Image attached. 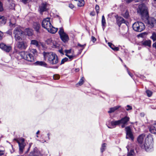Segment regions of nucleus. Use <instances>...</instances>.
I'll use <instances>...</instances> for the list:
<instances>
[{"label": "nucleus", "instance_id": "f257e3e1", "mask_svg": "<svg viewBox=\"0 0 156 156\" xmlns=\"http://www.w3.org/2000/svg\"><path fill=\"white\" fill-rule=\"evenodd\" d=\"M145 134H142L140 135L137 138L138 143L143 149L147 151L148 149L152 147L153 137L151 135L149 134L146 138Z\"/></svg>", "mask_w": 156, "mask_h": 156}, {"label": "nucleus", "instance_id": "f03ea898", "mask_svg": "<svg viewBox=\"0 0 156 156\" xmlns=\"http://www.w3.org/2000/svg\"><path fill=\"white\" fill-rule=\"evenodd\" d=\"M43 55L44 60H47L50 64L54 65L58 63V58L55 53L52 52H44Z\"/></svg>", "mask_w": 156, "mask_h": 156}, {"label": "nucleus", "instance_id": "7ed1b4c3", "mask_svg": "<svg viewBox=\"0 0 156 156\" xmlns=\"http://www.w3.org/2000/svg\"><path fill=\"white\" fill-rule=\"evenodd\" d=\"M43 27L46 29L51 33L55 34L57 31V28L54 27L51 25L50 21V18L47 17L43 19L42 23Z\"/></svg>", "mask_w": 156, "mask_h": 156}, {"label": "nucleus", "instance_id": "20e7f679", "mask_svg": "<svg viewBox=\"0 0 156 156\" xmlns=\"http://www.w3.org/2000/svg\"><path fill=\"white\" fill-rule=\"evenodd\" d=\"M138 13L140 14L142 16H147L148 14L147 8L144 4L140 5L137 9Z\"/></svg>", "mask_w": 156, "mask_h": 156}, {"label": "nucleus", "instance_id": "39448f33", "mask_svg": "<svg viewBox=\"0 0 156 156\" xmlns=\"http://www.w3.org/2000/svg\"><path fill=\"white\" fill-rule=\"evenodd\" d=\"M133 28L135 31L141 32L145 29V26L143 23L137 22L133 24Z\"/></svg>", "mask_w": 156, "mask_h": 156}, {"label": "nucleus", "instance_id": "423d86ee", "mask_svg": "<svg viewBox=\"0 0 156 156\" xmlns=\"http://www.w3.org/2000/svg\"><path fill=\"white\" fill-rule=\"evenodd\" d=\"M20 55L22 58L28 61L33 62L34 60V57L32 55L28 52H21Z\"/></svg>", "mask_w": 156, "mask_h": 156}, {"label": "nucleus", "instance_id": "0eeeda50", "mask_svg": "<svg viewBox=\"0 0 156 156\" xmlns=\"http://www.w3.org/2000/svg\"><path fill=\"white\" fill-rule=\"evenodd\" d=\"M23 33L24 32L21 30L20 27H16L13 32L15 40L16 41L20 40Z\"/></svg>", "mask_w": 156, "mask_h": 156}, {"label": "nucleus", "instance_id": "6e6552de", "mask_svg": "<svg viewBox=\"0 0 156 156\" xmlns=\"http://www.w3.org/2000/svg\"><path fill=\"white\" fill-rule=\"evenodd\" d=\"M58 33L60 36L61 39L64 42H66L68 41L69 40V36L64 32L63 28L61 27L60 28Z\"/></svg>", "mask_w": 156, "mask_h": 156}, {"label": "nucleus", "instance_id": "1a4fd4ad", "mask_svg": "<svg viewBox=\"0 0 156 156\" xmlns=\"http://www.w3.org/2000/svg\"><path fill=\"white\" fill-rule=\"evenodd\" d=\"M15 140L18 144L19 147V151L20 153H22L23 152V150L25 146V144L24 143V139L23 138H21L18 140L16 139H15Z\"/></svg>", "mask_w": 156, "mask_h": 156}, {"label": "nucleus", "instance_id": "9d476101", "mask_svg": "<svg viewBox=\"0 0 156 156\" xmlns=\"http://www.w3.org/2000/svg\"><path fill=\"white\" fill-rule=\"evenodd\" d=\"M146 23L149 27L151 28L156 25V20L153 17H149L147 19Z\"/></svg>", "mask_w": 156, "mask_h": 156}, {"label": "nucleus", "instance_id": "9b49d317", "mask_svg": "<svg viewBox=\"0 0 156 156\" xmlns=\"http://www.w3.org/2000/svg\"><path fill=\"white\" fill-rule=\"evenodd\" d=\"M125 130L126 132V138H130L132 140H133L134 137L130 127L129 126L126 127L125 128Z\"/></svg>", "mask_w": 156, "mask_h": 156}, {"label": "nucleus", "instance_id": "f8f14e48", "mask_svg": "<svg viewBox=\"0 0 156 156\" xmlns=\"http://www.w3.org/2000/svg\"><path fill=\"white\" fill-rule=\"evenodd\" d=\"M0 48L6 52H9L11 49L10 46L7 45L4 43L0 44Z\"/></svg>", "mask_w": 156, "mask_h": 156}, {"label": "nucleus", "instance_id": "ddd939ff", "mask_svg": "<svg viewBox=\"0 0 156 156\" xmlns=\"http://www.w3.org/2000/svg\"><path fill=\"white\" fill-rule=\"evenodd\" d=\"M17 47L21 49H25L27 45L26 43L23 42H18L17 44Z\"/></svg>", "mask_w": 156, "mask_h": 156}, {"label": "nucleus", "instance_id": "4468645a", "mask_svg": "<svg viewBox=\"0 0 156 156\" xmlns=\"http://www.w3.org/2000/svg\"><path fill=\"white\" fill-rule=\"evenodd\" d=\"M47 9V4L46 2L43 3L39 6L40 12L41 13L42 12L46 11Z\"/></svg>", "mask_w": 156, "mask_h": 156}, {"label": "nucleus", "instance_id": "2eb2a0df", "mask_svg": "<svg viewBox=\"0 0 156 156\" xmlns=\"http://www.w3.org/2000/svg\"><path fill=\"white\" fill-rule=\"evenodd\" d=\"M116 21L117 24L119 26H120L121 23L125 22V20L123 18L121 17H118L116 18Z\"/></svg>", "mask_w": 156, "mask_h": 156}, {"label": "nucleus", "instance_id": "dca6fc26", "mask_svg": "<svg viewBox=\"0 0 156 156\" xmlns=\"http://www.w3.org/2000/svg\"><path fill=\"white\" fill-rule=\"evenodd\" d=\"M6 22V18L4 16L0 15V26L5 25Z\"/></svg>", "mask_w": 156, "mask_h": 156}, {"label": "nucleus", "instance_id": "f3484780", "mask_svg": "<svg viewBox=\"0 0 156 156\" xmlns=\"http://www.w3.org/2000/svg\"><path fill=\"white\" fill-rule=\"evenodd\" d=\"M25 34L29 36H31L33 34V30L29 28H26L24 30Z\"/></svg>", "mask_w": 156, "mask_h": 156}, {"label": "nucleus", "instance_id": "a211bd4d", "mask_svg": "<svg viewBox=\"0 0 156 156\" xmlns=\"http://www.w3.org/2000/svg\"><path fill=\"white\" fill-rule=\"evenodd\" d=\"M129 120V118L127 116H125L120 120V123L123 124H126Z\"/></svg>", "mask_w": 156, "mask_h": 156}, {"label": "nucleus", "instance_id": "6ab92c4d", "mask_svg": "<svg viewBox=\"0 0 156 156\" xmlns=\"http://www.w3.org/2000/svg\"><path fill=\"white\" fill-rule=\"evenodd\" d=\"M120 123V120L112 121L111 122V124L112 126L111 127H108L109 128H115L116 125H118Z\"/></svg>", "mask_w": 156, "mask_h": 156}, {"label": "nucleus", "instance_id": "aec40b11", "mask_svg": "<svg viewBox=\"0 0 156 156\" xmlns=\"http://www.w3.org/2000/svg\"><path fill=\"white\" fill-rule=\"evenodd\" d=\"M150 132L154 134H156V124L151 126L149 128Z\"/></svg>", "mask_w": 156, "mask_h": 156}, {"label": "nucleus", "instance_id": "412c9836", "mask_svg": "<svg viewBox=\"0 0 156 156\" xmlns=\"http://www.w3.org/2000/svg\"><path fill=\"white\" fill-rule=\"evenodd\" d=\"M33 27L37 32H39L40 27V25L38 23H34L33 24Z\"/></svg>", "mask_w": 156, "mask_h": 156}, {"label": "nucleus", "instance_id": "4be33fe9", "mask_svg": "<svg viewBox=\"0 0 156 156\" xmlns=\"http://www.w3.org/2000/svg\"><path fill=\"white\" fill-rule=\"evenodd\" d=\"M151 41L150 40H146L142 42V44L145 46L150 47L151 46Z\"/></svg>", "mask_w": 156, "mask_h": 156}, {"label": "nucleus", "instance_id": "5701e85b", "mask_svg": "<svg viewBox=\"0 0 156 156\" xmlns=\"http://www.w3.org/2000/svg\"><path fill=\"white\" fill-rule=\"evenodd\" d=\"M108 46L113 50L118 51L119 50V48L115 47L112 44L108 42Z\"/></svg>", "mask_w": 156, "mask_h": 156}, {"label": "nucleus", "instance_id": "b1692460", "mask_svg": "<svg viewBox=\"0 0 156 156\" xmlns=\"http://www.w3.org/2000/svg\"><path fill=\"white\" fill-rule=\"evenodd\" d=\"M120 106H117L113 108H110L109 110L108 111V113H111L114 112L115 110L119 109L120 107Z\"/></svg>", "mask_w": 156, "mask_h": 156}, {"label": "nucleus", "instance_id": "393cba45", "mask_svg": "<svg viewBox=\"0 0 156 156\" xmlns=\"http://www.w3.org/2000/svg\"><path fill=\"white\" fill-rule=\"evenodd\" d=\"M35 64L36 65L44 67H46L47 66V64L44 62L43 61H37L35 62Z\"/></svg>", "mask_w": 156, "mask_h": 156}, {"label": "nucleus", "instance_id": "a878e982", "mask_svg": "<svg viewBox=\"0 0 156 156\" xmlns=\"http://www.w3.org/2000/svg\"><path fill=\"white\" fill-rule=\"evenodd\" d=\"M101 24L103 30H104L105 27L106 26V23L105 17L104 15L102 17Z\"/></svg>", "mask_w": 156, "mask_h": 156}, {"label": "nucleus", "instance_id": "bb28decb", "mask_svg": "<svg viewBox=\"0 0 156 156\" xmlns=\"http://www.w3.org/2000/svg\"><path fill=\"white\" fill-rule=\"evenodd\" d=\"M29 156H41V155L39 152L34 151V152H30Z\"/></svg>", "mask_w": 156, "mask_h": 156}, {"label": "nucleus", "instance_id": "cd10ccee", "mask_svg": "<svg viewBox=\"0 0 156 156\" xmlns=\"http://www.w3.org/2000/svg\"><path fill=\"white\" fill-rule=\"evenodd\" d=\"M30 44L35 45L37 47H39V46L38 42L35 40H33L31 41Z\"/></svg>", "mask_w": 156, "mask_h": 156}, {"label": "nucleus", "instance_id": "c85d7f7f", "mask_svg": "<svg viewBox=\"0 0 156 156\" xmlns=\"http://www.w3.org/2000/svg\"><path fill=\"white\" fill-rule=\"evenodd\" d=\"M122 15L125 18H127L129 16V12L127 10H124L122 12Z\"/></svg>", "mask_w": 156, "mask_h": 156}, {"label": "nucleus", "instance_id": "c756f323", "mask_svg": "<svg viewBox=\"0 0 156 156\" xmlns=\"http://www.w3.org/2000/svg\"><path fill=\"white\" fill-rule=\"evenodd\" d=\"M77 4L78 6L82 7L84 4V1L83 0H81L80 2H77Z\"/></svg>", "mask_w": 156, "mask_h": 156}, {"label": "nucleus", "instance_id": "7c9ffc66", "mask_svg": "<svg viewBox=\"0 0 156 156\" xmlns=\"http://www.w3.org/2000/svg\"><path fill=\"white\" fill-rule=\"evenodd\" d=\"M106 143H103L101 145V153L105 151L106 148Z\"/></svg>", "mask_w": 156, "mask_h": 156}, {"label": "nucleus", "instance_id": "2f4dec72", "mask_svg": "<svg viewBox=\"0 0 156 156\" xmlns=\"http://www.w3.org/2000/svg\"><path fill=\"white\" fill-rule=\"evenodd\" d=\"M151 38L154 41H156V32H153Z\"/></svg>", "mask_w": 156, "mask_h": 156}, {"label": "nucleus", "instance_id": "473e14b6", "mask_svg": "<svg viewBox=\"0 0 156 156\" xmlns=\"http://www.w3.org/2000/svg\"><path fill=\"white\" fill-rule=\"evenodd\" d=\"M84 79V77H82L77 84L79 85L80 86H81L82 85L83 83Z\"/></svg>", "mask_w": 156, "mask_h": 156}, {"label": "nucleus", "instance_id": "72a5a7b5", "mask_svg": "<svg viewBox=\"0 0 156 156\" xmlns=\"http://www.w3.org/2000/svg\"><path fill=\"white\" fill-rule=\"evenodd\" d=\"M86 45V44H84L82 45L80 44L79 43H78L77 44V46L78 47H79L80 48H81L80 50L81 51L83 50L85 46Z\"/></svg>", "mask_w": 156, "mask_h": 156}, {"label": "nucleus", "instance_id": "f704fd0d", "mask_svg": "<svg viewBox=\"0 0 156 156\" xmlns=\"http://www.w3.org/2000/svg\"><path fill=\"white\" fill-rule=\"evenodd\" d=\"M52 47L53 48H56L57 46V44L56 42L52 40L51 42V45Z\"/></svg>", "mask_w": 156, "mask_h": 156}, {"label": "nucleus", "instance_id": "c9c22d12", "mask_svg": "<svg viewBox=\"0 0 156 156\" xmlns=\"http://www.w3.org/2000/svg\"><path fill=\"white\" fill-rule=\"evenodd\" d=\"M146 92L148 97H150L152 95V92L150 90H146Z\"/></svg>", "mask_w": 156, "mask_h": 156}, {"label": "nucleus", "instance_id": "e433bc0d", "mask_svg": "<svg viewBox=\"0 0 156 156\" xmlns=\"http://www.w3.org/2000/svg\"><path fill=\"white\" fill-rule=\"evenodd\" d=\"M134 154L133 150H131L128 154V156H133Z\"/></svg>", "mask_w": 156, "mask_h": 156}, {"label": "nucleus", "instance_id": "4c0bfd02", "mask_svg": "<svg viewBox=\"0 0 156 156\" xmlns=\"http://www.w3.org/2000/svg\"><path fill=\"white\" fill-rule=\"evenodd\" d=\"M52 41L51 38L48 39L46 41V43L47 44L51 45Z\"/></svg>", "mask_w": 156, "mask_h": 156}, {"label": "nucleus", "instance_id": "58836bf2", "mask_svg": "<svg viewBox=\"0 0 156 156\" xmlns=\"http://www.w3.org/2000/svg\"><path fill=\"white\" fill-rule=\"evenodd\" d=\"M31 53L34 54V55H37V52L36 49H33L30 51Z\"/></svg>", "mask_w": 156, "mask_h": 156}, {"label": "nucleus", "instance_id": "ea45409f", "mask_svg": "<svg viewBox=\"0 0 156 156\" xmlns=\"http://www.w3.org/2000/svg\"><path fill=\"white\" fill-rule=\"evenodd\" d=\"M68 60V58L66 57L62 59L61 60L60 65H62L64 64L65 63V62H66Z\"/></svg>", "mask_w": 156, "mask_h": 156}, {"label": "nucleus", "instance_id": "a19ab883", "mask_svg": "<svg viewBox=\"0 0 156 156\" xmlns=\"http://www.w3.org/2000/svg\"><path fill=\"white\" fill-rule=\"evenodd\" d=\"M54 80H58L60 78L59 76L58 75H55L53 76Z\"/></svg>", "mask_w": 156, "mask_h": 156}, {"label": "nucleus", "instance_id": "79ce46f5", "mask_svg": "<svg viewBox=\"0 0 156 156\" xmlns=\"http://www.w3.org/2000/svg\"><path fill=\"white\" fill-rule=\"evenodd\" d=\"M95 9L96 10L97 13L98 14L99 12V6L97 5H96Z\"/></svg>", "mask_w": 156, "mask_h": 156}, {"label": "nucleus", "instance_id": "37998d69", "mask_svg": "<svg viewBox=\"0 0 156 156\" xmlns=\"http://www.w3.org/2000/svg\"><path fill=\"white\" fill-rule=\"evenodd\" d=\"M65 52L66 53V55H68L69 54H70V53H71V50L69 49V50H65Z\"/></svg>", "mask_w": 156, "mask_h": 156}, {"label": "nucleus", "instance_id": "c03bdc74", "mask_svg": "<svg viewBox=\"0 0 156 156\" xmlns=\"http://www.w3.org/2000/svg\"><path fill=\"white\" fill-rule=\"evenodd\" d=\"M126 107L127 108H126V110L127 111H129V110H131L132 108V106L129 105H127Z\"/></svg>", "mask_w": 156, "mask_h": 156}, {"label": "nucleus", "instance_id": "a18cd8bd", "mask_svg": "<svg viewBox=\"0 0 156 156\" xmlns=\"http://www.w3.org/2000/svg\"><path fill=\"white\" fill-rule=\"evenodd\" d=\"M66 55L70 59H73V58L74 56V55Z\"/></svg>", "mask_w": 156, "mask_h": 156}, {"label": "nucleus", "instance_id": "49530a36", "mask_svg": "<svg viewBox=\"0 0 156 156\" xmlns=\"http://www.w3.org/2000/svg\"><path fill=\"white\" fill-rule=\"evenodd\" d=\"M96 39L95 38V37L94 36H92L91 37V41H92L93 42H94L96 41Z\"/></svg>", "mask_w": 156, "mask_h": 156}, {"label": "nucleus", "instance_id": "de8ad7c7", "mask_svg": "<svg viewBox=\"0 0 156 156\" xmlns=\"http://www.w3.org/2000/svg\"><path fill=\"white\" fill-rule=\"evenodd\" d=\"M3 36V33L0 30V40H1Z\"/></svg>", "mask_w": 156, "mask_h": 156}, {"label": "nucleus", "instance_id": "09e8293b", "mask_svg": "<svg viewBox=\"0 0 156 156\" xmlns=\"http://www.w3.org/2000/svg\"><path fill=\"white\" fill-rule=\"evenodd\" d=\"M69 7L71 9H72L74 8V6L72 4H70L69 5Z\"/></svg>", "mask_w": 156, "mask_h": 156}, {"label": "nucleus", "instance_id": "8fccbe9b", "mask_svg": "<svg viewBox=\"0 0 156 156\" xmlns=\"http://www.w3.org/2000/svg\"><path fill=\"white\" fill-rule=\"evenodd\" d=\"M14 23H12L11 22V21H10L9 22L10 26L11 27H14Z\"/></svg>", "mask_w": 156, "mask_h": 156}, {"label": "nucleus", "instance_id": "3c124183", "mask_svg": "<svg viewBox=\"0 0 156 156\" xmlns=\"http://www.w3.org/2000/svg\"><path fill=\"white\" fill-rule=\"evenodd\" d=\"M7 33L9 35H11L12 34V32L11 30H9L7 32Z\"/></svg>", "mask_w": 156, "mask_h": 156}, {"label": "nucleus", "instance_id": "603ef678", "mask_svg": "<svg viewBox=\"0 0 156 156\" xmlns=\"http://www.w3.org/2000/svg\"><path fill=\"white\" fill-rule=\"evenodd\" d=\"M127 69V72H128V74H129V75L131 77H132V76H133V74L131 73L128 70V69Z\"/></svg>", "mask_w": 156, "mask_h": 156}, {"label": "nucleus", "instance_id": "864d4df0", "mask_svg": "<svg viewBox=\"0 0 156 156\" xmlns=\"http://www.w3.org/2000/svg\"><path fill=\"white\" fill-rule=\"evenodd\" d=\"M4 154V152L3 151L0 150V156L3 155Z\"/></svg>", "mask_w": 156, "mask_h": 156}, {"label": "nucleus", "instance_id": "5fc2aeb1", "mask_svg": "<svg viewBox=\"0 0 156 156\" xmlns=\"http://www.w3.org/2000/svg\"><path fill=\"white\" fill-rule=\"evenodd\" d=\"M9 2H12V5H14V1L13 0H9Z\"/></svg>", "mask_w": 156, "mask_h": 156}, {"label": "nucleus", "instance_id": "6e6d98bb", "mask_svg": "<svg viewBox=\"0 0 156 156\" xmlns=\"http://www.w3.org/2000/svg\"><path fill=\"white\" fill-rule=\"evenodd\" d=\"M59 52L61 54H63V52L62 50V49H60L59 50Z\"/></svg>", "mask_w": 156, "mask_h": 156}, {"label": "nucleus", "instance_id": "4d7b16f0", "mask_svg": "<svg viewBox=\"0 0 156 156\" xmlns=\"http://www.w3.org/2000/svg\"><path fill=\"white\" fill-rule=\"evenodd\" d=\"M126 0V2L129 3L133 1V0Z\"/></svg>", "mask_w": 156, "mask_h": 156}, {"label": "nucleus", "instance_id": "13d9d810", "mask_svg": "<svg viewBox=\"0 0 156 156\" xmlns=\"http://www.w3.org/2000/svg\"><path fill=\"white\" fill-rule=\"evenodd\" d=\"M122 128H124V127L125 126V125L126 124H122Z\"/></svg>", "mask_w": 156, "mask_h": 156}, {"label": "nucleus", "instance_id": "bf43d9fd", "mask_svg": "<svg viewBox=\"0 0 156 156\" xmlns=\"http://www.w3.org/2000/svg\"><path fill=\"white\" fill-rule=\"evenodd\" d=\"M79 70V69H75V71L76 72H78Z\"/></svg>", "mask_w": 156, "mask_h": 156}, {"label": "nucleus", "instance_id": "052dcab7", "mask_svg": "<svg viewBox=\"0 0 156 156\" xmlns=\"http://www.w3.org/2000/svg\"><path fill=\"white\" fill-rule=\"evenodd\" d=\"M40 133V131L39 130H38L36 133V134L37 135L38 134Z\"/></svg>", "mask_w": 156, "mask_h": 156}, {"label": "nucleus", "instance_id": "680f3d73", "mask_svg": "<svg viewBox=\"0 0 156 156\" xmlns=\"http://www.w3.org/2000/svg\"><path fill=\"white\" fill-rule=\"evenodd\" d=\"M75 0L78 2H80V1L81 0Z\"/></svg>", "mask_w": 156, "mask_h": 156}, {"label": "nucleus", "instance_id": "e2e57ef3", "mask_svg": "<svg viewBox=\"0 0 156 156\" xmlns=\"http://www.w3.org/2000/svg\"><path fill=\"white\" fill-rule=\"evenodd\" d=\"M58 68V66H56L55 67H54V68Z\"/></svg>", "mask_w": 156, "mask_h": 156}, {"label": "nucleus", "instance_id": "0e129e2a", "mask_svg": "<svg viewBox=\"0 0 156 156\" xmlns=\"http://www.w3.org/2000/svg\"><path fill=\"white\" fill-rule=\"evenodd\" d=\"M119 59H120V60L121 61H122V60L120 58H119Z\"/></svg>", "mask_w": 156, "mask_h": 156}, {"label": "nucleus", "instance_id": "69168bd1", "mask_svg": "<svg viewBox=\"0 0 156 156\" xmlns=\"http://www.w3.org/2000/svg\"><path fill=\"white\" fill-rule=\"evenodd\" d=\"M105 41H106V42H107V40H106V38H105Z\"/></svg>", "mask_w": 156, "mask_h": 156}, {"label": "nucleus", "instance_id": "338daca9", "mask_svg": "<svg viewBox=\"0 0 156 156\" xmlns=\"http://www.w3.org/2000/svg\"><path fill=\"white\" fill-rule=\"evenodd\" d=\"M124 66H125V67H126V65H124Z\"/></svg>", "mask_w": 156, "mask_h": 156}, {"label": "nucleus", "instance_id": "774afa93", "mask_svg": "<svg viewBox=\"0 0 156 156\" xmlns=\"http://www.w3.org/2000/svg\"><path fill=\"white\" fill-rule=\"evenodd\" d=\"M48 136H49V134L48 133Z\"/></svg>", "mask_w": 156, "mask_h": 156}]
</instances>
